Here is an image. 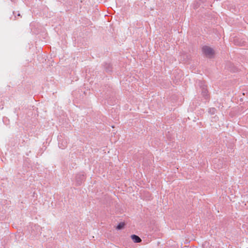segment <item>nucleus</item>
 <instances>
[{
	"label": "nucleus",
	"mask_w": 248,
	"mask_h": 248,
	"mask_svg": "<svg viewBox=\"0 0 248 248\" xmlns=\"http://www.w3.org/2000/svg\"><path fill=\"white\" fill-rule=\"evenodd\" d=\"M216 109L215 108H210L209 110V112L212 114H215Z\"/></svg>",
	"instance_id": "obj_6"
},
{
	"label": "nucleus",
	"mask_w": 248,
	"mask_h": 248,
	"mask_svg": "<svg viewBox=\"0 0 248 248\" xmlns=\"http://www.w3.org/2000/svg\"><path fill=\"white\" fill-rule=\"evenodd\" d=\"M17 16H20V14H17Z\"/></svg>",
	"instance_id": "obj_7"
},
{
	"label": "nucleus",
	"mask_w": 248,
	"mask_h": 248,
	"mask_svg": "<svg viewBox=\"0 0 248 248\" xmlns=\"http://www.w3.org/2000/svg\"><path fill=\"white\" fill-rule=\"evenodd\" d=\"M202 52L203 54L208 58H213L215 55V51L214 49L206 46H203L202 47Z\"/></svg>",
	"instance_id": "obj_1"
},
{
	"label": "nucleus",
	"mask_w": 248,
	"mask_h": 248,
	"mask_svg": "<svg viewBox=\"0 0 248 248\" xmlns=\"http://www.w3.org/2000/svg\"><path fill=\"white\" fill-rule=\"evenodd\" d=\"M125 225V223L124 222H122L119 223V224L117 226H116V230H120L124 228Z\"/></svg>",
	"instance_id": "obj_5"
},
{
	"label": "nucleus",
	"mask_w": 248,
	"mask_h": 248,
	"mask_svg": "<svg viewBox=\"0 0 248 248\" xmlns=\"http://www.w3.org/2000/svg\"><path fill=\"white\" fill-rule=\"evenodd\" d=\"M201 88H202V95L206 97L207 96V93H208L206 86L205 85H203L201 87Z\"/></svg>",
	"instance_id": "obj_4"
},
{
	"label": "nucleus",
	"mask_w": 248,
	"mask_h": 248,
	"mask_svg": "<svg viewBox=\"0 0 248 248\" xmlns=\"http://www.w3.org/2000/svg\"><path fill=\"white\" fill-rule=\"evenodd\" d=\"M131 238H132V240L134 241V243H140L141 241L139 236L135 234L132 235V236H131Z\"/></svg>",
	"instance_id": "obj_3"
},
{
	"label": "nucleus",
	"mask_w": 248,
	"mask_h": 248,
	"mask_svg": "<svg viewBox=\"0 0 248 248\" xmlns=\"http://www.w3.org/2000/svg\"><path fill=\"white\" fill-rule=\"evenodd\" d=\"M76 181L78 185H80L82 182L85 180V177L83 174H78L76 176Z\"/></svg>",
	"instance_id": "obj_2"
}]
</instances>
